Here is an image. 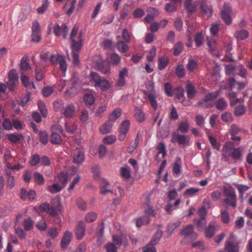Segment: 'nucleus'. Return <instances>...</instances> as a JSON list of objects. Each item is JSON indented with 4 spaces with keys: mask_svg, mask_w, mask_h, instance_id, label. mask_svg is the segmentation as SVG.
Here are the masks:
<instances>
[{
    "mask_svg": "<svg viewBox=\"0 0 252 252\" xmlns=\"http://www.w3.org/2000/svg\"><path fill=\"white\" fill-rule=\"evenodd\" d=\"M223 191L226 198L224 202L227 205L235 208L236 207V194L235 189L232 187H223Z\"/></svg>",
    "mask_w": 252,
    "mask_h": 252,
    "instance_id": "1",
    "label": "nucleus"
},
{
    "mask_svg": "<svg viewBox=\"0 0 252 252\" xmlns=\"http://www.w3.org/2000/svg\"><path fill=\"white\" fill-rule=\"evenodd\" d=\"M171 141L173 143H177L179 145H189V138L188 136L174 132L172 134Z\"/></svg>",
    "mask_w": 252,
    "mask_h": 252,
    "instance_id": "2",
    "label": "nucleus"
},
{
    "mask_svg": "<svg viewBox=\"0 0 252 252\" xmlns=\"http://www.w3.org/2000/svg\"><path fill=\"white\" fill-rule=\"evenodd\" d=\"M231 13L232 8L230 4L228 3H224L221 12V14L222 18L227 25H230L232 22Z\"/></svg>",
    "mask_w": 252,
    "mask_h": 252,
    "instance_id": "3",
    "label": "nucleus"
},
{
    "mask_svg": "<svg viewBox=\"0 0 252 252\" xmlns=\"http://www.w3.org/2000/svg\"><path fill=\"white\" fill-rule=\"evenodd\" d=\"M100 192L103 195L110 193L111 197H114V191L112 189L110 184L104 179L100 181Z\"/></svg>",
    "mask_w": 252,
    "mask_h": 252,
    "instance_id": "4",
    "label": "nucleus"
},
{
    "mask_svg": "<svg viewBox=\"0 0 252 252\" xmlns=\"http://www.w3.org/2000/svg\"><path fill=\"white\" fill-rule=\"evenodd\" d=\"M129 125L130 122L128 120H125L121 124L118 135V138L120 141H123L125 139L129 129Z\"/></svg>",
    "mask_w": 252,
    "mask_h": 252,
    "instance_id": "5",
    "label": "nucleus"
},
{
    "mask_svg": "<svg viewBox=\"0 0 252 252\" xmlns=\"http://www.w3.org/2000/svg\"><path fill=\"white\" fill-rule=\"evenodd\" d=\"M68 30L67 26L64 24H63L61 26H60L58 24H56L53 27L55 34L57 36L62 35L64 39L66 38Z\"/></svg>",
    "mask_w": 252,
    "mask_h": 252,
    "instance_id": "6",
    "label": "nucleus"
},
{
    "mask_svg": "<svg viewBox=\"0 0 252 252\" xmlns=\"http://www.w3.org/2000/svg\"><path fill=\"white\" fill-rule=\"evenodd\" d=\"M222 91L221 89H220L214 92L208 93L207 94L203 101H199L196 105L197 106H202L203 105L204 102H207L208 101L215 99L220 94Z\"/></svg>",
    "mask_w": 252,
    "mask_h": 252,
    "instance_id": "7",
    "label": "nucleus"
},
{
    "mask_svg": "<svg viewBox=\"0 0 252 252\" xmlns=\"http://www.w3.org/2000/svg\"><path fill=\"white\" fill-rule=\"evenodd\" d=\"M181 234L185 237H189L192 240L195 239L197 236L196 233L193 231V226L191 224L185 227L181 232Z\"/></svg>",
    "mask_w": 252,
    "mask_h": 252,
    "instance_id": "8",
    "label": "nucleus"
},
{
    "mask_svg": "<svg viewBox=\"0 0 252 252\" xmlns=\"http://www.w3.org/2000/svg\"><path fill=\"white\" fill-rule=\"evenodd\" d=\"M200 4V8L202 12L210 17L212 15V9L211 6L208 3L206 0H200L199 1Z\"/></svg>",
    "mask_w": 252,
    "mask_h": 252,
    "instance_id": "9",
    "label": "nucleus"
},
{
    "mask_svg": "<svg viewBox=\"0 0 252 252\" xmlns=\"http://www.w3.org/2000/svg\"><path fill=\"white\" fill-rule=\"evenodd\" d=\"M79 84L76 81L73 80L71 87L67 89L64 93V97L65 98H68L74 95L77 93V91L79 89Z\"/></svg>",
    "mask_w": 252,
    "mask_h": 252,
    "instance_id": "10",
    "label": "nucleus"
},
{
    "mask_svg": "<svg viewBox=\"0 0 252 252\" xmlns=\"http://www.w3.org/2000/svg\"><path fill=\"white\" fill-rule=\"evenodd\" d=\"M220 227V226L217 224L210 223L205 230L206 237L208 238H212Z\"/></svg>",
    "mask_w": 252,
    "mask_h": 252,
    "instance_id": "11",
    "label": "nucleus"
},
{
    "mask_svg": "<svg viewBox=\"0 0 252 252\" xmlns=\"http://www.w3.org/2000/svg\"><path fill=\"white\" fill-rule=\"evenodd\" d=\"M147 15L145 17L144 20L147 23H151L153 21L154 18L158 16V11L157 9L154 7H149L147 9Z\"/></svg>",
    "mask_w": 252,
    "mask_h": 252,
    "instance_id": "12",
    "label": "nucleus"
},
{
    "mask_svg": "<svg viewBox=\"0 0 252 252\" xmlns=\"http://www.w3.org/2000/svg\"><path fill=\"white\" fill-rule=\"evenodd\" d=\"M62 113L65 117L71 118L75 114V107L73 104H68L63 109Z\"/></svg>",
    "mask_w": 252,
    "mask_h": 252,
    "instance_id": "13",
    "label": "nucleus"
},
{
    "mask_svg": "<svg viewBox=\"0 0 252 252\" xmlns=\"http://www.w3.org/2000/svg\"><path fill=\"white\" fill-rule=\"evenodd\" d=\"M124 194V190L120 187H118L114 190L113 202L115 205H118L121 202Z\"/></svg>",
    "mask_w": 252,
    "mask_h": 252,
    "instance_id": "14",
    "label": "nucleus"
},
{
    "mask_svg": "<svg viewBox=\"0 0 252 252\" xmlns=\"http://www.w3.org/2000/svg\"><path fill=\"white\" fill-rule=\"evenodd\" d=\"M57 205H55V203H54L55 207H50L48 211V213L53 216L57 215L58 212L62 213L63 212V209L61 204L59 198L57 199Z\"/></svg>",
    "mask_w": 252,
    "mask_h": 252,
    "instance_id": "15",
    "label": "nucleus"
},
{
    "mask_svg": "<svg viewBox=\"0 0 252 252\" xmlns=\"http://www.w3.org/2000/svg\"><path fill=\"white\" fill-rule=\"evenodd\" d=\"M76 2V0H69L63 7V9L66 11L68 16H70L74 11Z\"/></svg>",
    "mask_w": 252,
    "mask_h": 252,
    "instance_id": "16",
    "label": "nucleus"
},
{
    "mask_svg": "<svg viewBox=\"0 0 252 252\" xmlns=\"http://www.w3.org/2000/svg\"><path fill=\"white\" fill-rule=\"evenodd\" d=\"M113 122L109 119L100 127L99 130L102 134H106L112 131Z\"/></svg>",
    "mask_w": 252,
    "mask_h": 252,
    "instance_id": "17",
    "label": "nucleus"
},
{
    "mask_svg": "<svg viewBox=\"0 0 252 252\" xmlns=\"http://www.w3.org/2000/svg\"><path fill=\"white\" fill-rule=\"evenodd\" d=\"M78 38L77 41L75 40H71L72 42L71 49L72 53H78L81 48L82 39L81 38V34H79Z\"/></svg>",
    "mask_w": 252,
    "mask_h": 252,
    "instance_id": "18",
    "label": "nucleus"
},
{
    "mask_svg": "<svg viewBox=\"0 0 252 252\" xmlns=\"http://www.w3.org/2000/svg\"><path fill=\"white\" fill-rule=\"evenodd\" d=\"M85 232V226L83 221L79 222L76 230V235L78 239H81L84 236Z\"/></svg>",
    "mask_w": 252,
    "mask_h": 252,
    "instance_id": "19",
    "label": "nucleus"
},
{
    "mask_svg": "<svg viewBox=\"0 0 252 252\" xmlns=\"http://www.w3.org/2000/svg\"><path fill=\"white\" fill-rule=\"evenodd\" d=\"M224 249L227 252H238L239 251L238 244H235L230 241L226 242Z\"/></svg>",
    "mask_w": 252,
    "mask_h": 252,
    "instance_id": "20",
    "label": "nucleus"
},
{
    "mask_svg": "<svg viewBox=\"0 0 252 252\" xmlns=\"http://www.w3.org/2000/svg\"><path fill=\"white\" fill-rule=\"evenodd\" d=\"M71 233L69 231H66L63 235L61 241V246L63 248H65L70 243L71 240Z\"/></svg>",
    "mask_w": 252,
    "mask_h": 252,
    "instance_id": "21",
    "label": "nucleus"
},
{
    "mask_svg": "<svg viewBox=\"0 0 252 252\" xmlns=\"http://www.w3.org/2000/svg\"><path fill=\"white\" fill-rule=\"evenodd\" d=\"M64 186H60L56 183L53 184L52 185H49L47 187V190L52 194L57 193L61 191L63 188Z\"/></svg>",
    "mask_w": 252,
    "mask_h": 252,
    "instance_id": "22",
    "label": "nucleus"
},
{
    "mask_svg": "<svg viewBox=\"0 0 252 252\" xmlns=\"http://www.w3.org/2000/svg\"><path fill=\"white\" fill-rule=\"evenodd\" d=\"M121 175L125 180H128L131 177V169L127 165L120 169Z\"/></svg>",
    "mask_w": 252,
    "mask_h": 252,
    "instance_id": "23",
    "label": "nucleus"
},
{
    "mask_svg": "<svg viewBox=\"0 0 252 252\" xmlns=\"http://www.w3.org/2000/svg\"><path fill=\"white\" fill-rule=\"evenodd\" d=\"M176 96L178 99L182 100V103L184 106H188L189 105V103L184 102V101L185 97L184 95V90L183 88L179 87L176 89Z\"/></svg>",
    "mask_w": 252,
    "mask_h": 252,
    "instance_id": "24",
    "label": "nucleus"
},
{
    "mask_svg": "<svg viewBox=\"0 0 252 252\" xmlns=\"http://www.w3.org/2000/svg\"><path fill=\"white\" fill-rule=\"evenodd\" d=\"M216 108L220 111L225 110L227 106V103L223 98H220L215 102Z\"/></svg>",
    "mask_w": 252,
    "mask_h": 252,
    "instance_id": "25",
    "label": "nucleus"
},
{
    "mask_svg": "<svg viewBox=\"0 0 252 252\" xmlns=\"http://www.w3.org/2000/svg\"><path fill=\"white\" fill-rule=\"evenodd\" d=\"M184 5L188 12L192 13L195 11L197 6L192 3V0H185Z\"/></svg>",
    "mask_w": 252,
    "mask_h": 252,
    "instance_id": "26",
    "label": "nucleus"
},
{
    "mask_svg": "<svg viewBox=\"0 0 252 252\" xmlns=\"http://www.w3.org/2000/svg\"><path fill=\"white\" fill-rule=\"evenodd\" d=\"M249 36V32L245 30H241L237 31L234 33V36L239 40H243Z\"/></svg>",
    "mask_w": 252,
    "mask_h": 252,
    "instance_id": "27",
    "label": "nucleus"
},
{
    "mask_svg": "<svg viewBox=\"0 0 252 252\" xmlns=\"http://www.w3.org/2000/svg\"><path fill=\"white\" fill-rule=\"evenodd\" d=\"M110 86V85L108 80L101 78L95 87H98L102 91H106L109 89Z\"/></svg>",
    "mask_w": 252,
    "mask_h": 252,
    "instance_id": "28",
    "label": "nucleus"
},
{
    "mask_svg": "<svg viewBox=\"0 0 252 252\" xmlns=\"http://www.w3.org/2000/svg\"><path fill=\"white\" fill-rule=\"evenodd\" d=\"M182 163V162L181 158H177L173 167V172L174 173L177 175L181 173Z\"/></svg>",
    "mask_w": 252,
    "mask_h": 252,
    "instance_id": "29",
    "label": "nucleus"
},
{
    "mask_svg": "<svg viewBox=\"0 0 252 252\" xmlns=\"http://www.w3.org/2000/svg\"><path fill=\"white\" fill-rule=\"evenodd\" d=\"M30 68V64L27 61V58L23 57L21 60L20 68L22 74H24L25 71Z\"/></svg>",
    "mask_w": 252,
    "mask_h": 252,
    "instance_id": "30",
    "label": "nucleus"
},
{
    "mask_svg": "<svg viewBox=\"0 0 252 252\" xmlns=\"http://www.w3.org/2000/svg\"><path fill=\"white\" fill-rule=\"evenodd\" d=\"M84 160V154L81 151H77L73 156V160L75 163H80Z\"/></svg>",
    "mask_w": 252,
    "mask_h": 252,
    "instance_id": "31",
    "label": "nucleus"
},
{
    "mask_svg": "<svg viewBox=\"0 0 252 252\" xmlns=\"http://www.w3.org/2000/svg\"><path fill=\"white\" fill-rule=\"evenodd\" d=\"M169 62V59L167 57H161L158 59V68L159 70H163L167 65Z\"/></svg>",
    "mask_w": 252,
    "mask_h": 252,
    "instance_id": "32",
    "label": "nucleus"
},
{
    "mask_svg": "<svg viewBox=\"0 0 252 252\" xmlns=\"http://www.w3.org/2000/svg\"><path fill=\"white\" fill-rule=\"evenodd\" d=\"M90 81L94 84V87L101 79L100 75L96 72H91L89 76Z\"/></svg>",
    "mask_w": 252,
    "mask_h": 252,
    "instance_id": "33",
    "label": "nucleus"
},
{
    "mask_svg": "<svg viewBox=\"0 0 252 252\" xmlns=\"http://www.w3.org/2000/svg\"><path fill=\"white\" fill-rule=\"evenodd\" d=\"M118 50L121 53H126L128 50V46L123 41H119L116 44Z\"/></svg>",
    "mask_w": 252,
    "mask_h": 252,
    "instance_id": "34",
    "label": "nucleus"
},
{
    "mask_svg": "<svg viewBox=\"0 0 252 252\" xmlns=\"http://www.w3.org/2000/svg\"><path fill=\"white\" fill-rule=\"evenodd\" d=\"M175 73L179 78H183L185 75V68L183 65L178 64L176 67Z\"/></svg>",
    "mask_w": 252,
    "mask_h": 252,
    "instance_id": "35",
    "label": "nucleus"
},
{
    "mask_svg": "<svg viewBox=\"0 0 252 252\" xmlns=\"http://www.w3.org/2000/svg\"><path fill=\"white\" fill-rule=\"evenodd\" d=\"M134 116L136 120L139 123L143 122L145 119V113L139 109L135 110Z\"/></svg>",
    "mask_w": 252,
    "mask_h": 252,
    "instance_id": "36",
    "label": "nucleus"
},
{
    "mask_svg": "<svg viewBox=\"0 0 252 252\" xmlns=\"http://www.w3.org/2000/svg\"><path fill=\"white\" fill-rule=\"evenodd\" d=\"M189 126L187 121H182L178 126V130L181 133H187L189 131Z\"/></svg>",
    "mask_w": 252,
    "mask_h": 252,
    "instance_id": "37",
    "label": "nucleus"
},
{
    "mask_svg": "<svg viewBox=\"0 0 252 252\" xmlns=\"http://www.w3.org/2000/svg\"><path fill=\"white\" fill-rule=\"evenodd\" d=\"M162 235V231L159 228H158L156 233L152 238L151 242L153 244V245H156L160 240Z\"/></svg>",
    "mask_w": 252,
    "mask_h": 252,
    "instance_id": "38",
    "label": "nucleus"
},
{
    "mask_svg": "<svg viewBox=\"0 0 252 252\" xmlns=\"http://www.w3.org/2000/svg\"><path fill=\"white\" fill-rule=\"evenodd\" d=\"M121 113L122 110L120 108L115 109L109 116V120L114 122L120 117Z\"/></svg>",
    "mask_w": 252,
    "mask_h": 252,
    "instance_id": "39",
    "label": "nucleus"
},
{
    "mask_svg": "<svg viewBox=\"0 0 252 252\" xmlns=\"http://www.w3.org/2000/svg\"><path fill=\"white\" fill-rule=\"evenodd\" d=\"M51 142L54 144H59L62 141V138L59 133L56 132H53L51 136Z\"/></svg>",
    "mask_w": 252,
    "mask_h": 252,
    "instance_id": "40",
    "label": "nucleus"
},
{
    "mask_svg": "<svg viewBox=\"0 0 252 252\" xmlns=\"http://www.w3.org/2000/svg\"><path fill=\"white\" fill-rule=\"evenodd\" d=\"M40 141L44 145L48 143L49 140L48 135L46 131H40L38 132Z\"/></svg>",
    "mask_w": 252,
    "mask_h": 252,
    "instance_id": "41",
    "label": "nucleus"
},
{
    "mask_svg": "<svg viewBox=\"0 0 252 252\" xmlns=\"http://www.w3.org/2000/svg\"><path fill=\"white\" fill-rule=\"evenodd\" d=\"M186 90L188 97L190 99L192 98L195 93L194 87L190 83H188L186 85Z\"/></svg>",
    "mask_w": 252,
    "mask_h": 252,
    "instance_id": "42",
    "label": "nucleus"
},
{
    "mask_svg": "<svg viewBox=\"0 0 252 252\" xmlns=\"http://www.w3.org/2000/svg\"><path fill=\"white\" fill-rule=\"evenodd\" d=\"M197 66V63L194 60H190L189 61L186 67L189 73H192L196 68Z\"/></svg>",
    "mask_w": 252,
    "mask_h": 252,
    "instance_id": "43",
    "label": "nucleus"
},
{
    "mask_svg": "<svg viewBox=\"0 0 252 252\" xmlns=\"http://www.w3.org/2000/svg\"><path fill=\"white\" fill-rule=\"evenodd\" d=\"M33 179L35 182L38 185H43L45 180L43 176L39 172H36L34 174Z\"/></svg>",
    "mask_w": 252,
    "mask_h": 252,
    "instance_id": "44",
    "label": "nucleus"
},
{
    "mask_svg": "<svg viewBox=\"0 0 252 252\" xmlns=\"http://www.w3.org/2000/svg\"><path fill=\"white\" fill-rule=\"evenodd\" d=\"M97 217V215L95 212H90L88 213L85 218V221L86 222L91 223L94 221Z\"/></svg>",
    "mask_w": 252,
    "mask_h": 252,
    "instance_id": "45",
    "label": "nucleus"
},
{
    "mask_svg": "<svg viewBox=\"0 0 252 252\" xmlns=\"http://www.w3.org/2000/svg\"><path fill=\"white\" fill-rule=\"evenodd\" d=\"M166 146L164 143L160 142L157 146V149L158 151V154H161L163 158H165L166 155Z\"/></svg>",
    "mask_w": 252,
    "mask_h": 252,
    "instance_id": "46",
    "label": "nucleus"
},
{
    "mask_svg": "<svg viewBox=\"0 0 252 252\" xmlns=\"http://www.w3.org/2000/svg\"><path fill=\"white\" fill-rule=\"evenodd\" d=\"M243 150L241 148H233L232 157L234 159H239L242 157Z\"/></svg>",
    "mask_w": 252,
    "mask_h": 252,
    "instance_id": "47",
    "label": "nucleus"
},
{
    "mask_svg": "<svg viewBox=\"0 0 252 252\" xmlns=\"http://www.w3.org/2000/svg\"><path fill=\"white\" fill-rule=\"evenodd\" d=\"M113 240L115 245L120 246L123 243H125L126 239L123 236L113 235Z\"/></svg>",
    "mask_w": 252,
    "mask_h": 252,
    "instance_id": "48",
    "label": "nucleus"
},
{
    "mask_svg": "<svg viewBox=\"0 0 252 252\" xmlns=\"http://www.w3.org/2000/svg\"><path fill=\"white\" fill-rule=\"evenodd\" d=\"M23 138V135L22 133L17 134H9L8 135V139L12 143H16L19 141Z\"/></svg>",
    "mask_w": 252,
    "mask_h": 252,
    "instance_id": "49",
    "label": "nucleus"
},
{
    "mask_svg": "<svg viewBox=\"0 0 252 252\" xmlns=\"http://www.w3.org/2000/svg\"><path fill=\"white\" fill-rule=\"evenodd\" d=\"M150 222V220L148 217H143L140 218L136 220V226L138 227L141 226L144 224H149Z\"/></svg>",
    "mask_w": 252,
    "mask_h": 252,
    "instance_id": "50",
    "label": "nucleus"
},
{
    "mask_svg": "<svg viewBox=\"0 0 252 252\" xmlns=\"http://www.w3.org/2000/svg\"><path fill=\"white\" fill-rule=\"evenodd\" d=\"M38 109L43 117H46L47 115V110L43 101H39L38 102Z\"/></svg>",
    "mask_w": 252,
    "mask_h": 252,
    "instance_id": "51",
    "label": "nucleus"
},
{
    "mask_svg": "<svg viewBox=\"0 0 252 252\" xmlns=\"http://www.w3.org/2000/svg\"><path fill=\"white\" fill-rule=\"evenodd\" d=\"M64 108V102L63 100H57L54 103V108L56 111H63V109Z\"/></svg>",
    "mask_w": 252,
    "mask_h": 252,
    "instance_id": "52",
    "label": "nucleus"
},
{
    "mask_svg": "<svg viewBox=\"0 0 252 252\" xmlns=\"http://www.w3.org/2000/svg\"><path fill=\"white\" fill-rule=\"evenodd\" d=\"M221 220L225 224H227L230 221V217L227 210L221 211Z\"/></svg>",
    "mask_w": 252,
    "mask_h": 252,
    "instance_id": "53",
    "label": "nucleus"
},
{
    "mask_svg": "<svg viewBox=\"0 0 252 252\" xmlns=\"http://www.w3.org/2000/svg\"><path fill=\"white\" fill-rule=\"evenodd\" d=\"M148 98L150 101V104H151V105L152 106V107L155 109H157V107H158V104H157V100H156V96L155 95V94H148Z\"/></svg>",
    "mask_w": 252,
    "mask_h": 252,
    "instance_id": "54",
    "label": "nucleus"
},
{
    "mask_svg": "<svg viewBox=\"0 0 252 252\" xmlns=\"http://www.w3.org/2000/svg\"><path fill=\"white\" fill-rule=\"evenodd\" d=\"M40 157L38 154L32 155L30 160V163L32 166H36L40 163Z\"/></svg>",
    "mask_w": 252,
    "mask_h": 252,
    "instance_id": "55",
    "label": "nucleus"
},
{
    "mask_svg": "<svg viewBox=\"0 0 252 252\" xmlns=\"http://www.w3.org/2000/svg\"><path fill=\"white\" fill-rule=\"evenodd\" d=\"M174 55L178 56L181 54L183 48V44L181 42H178L174 45Z\"/></svg>",
    "mask_w": 252,
    "mask_h": 252,
    "instance_id": "56",
    "label": "nucleus"
},
{
    "mask_svg": "<svg viewBox=\"0 0 252 252\" xmlns=\"http://www.w3.org/2000/svg\"><path fill=\"white\" fill-rule=\"evenodd\" d=\"M59 181L65 187L67 182V175L64 173H61L58 176Z\"/></svg>",
    "mask_w": 252,
    "mask_h": 252,
    "instance_id": "57",
    "label": "nucleus"
},
{
    "mask_svg": "<svg viewBox=\"0 0 252 252\" xmlns=\"http://www.w3.org/2000/svg\"><path fill=\"white\" fill-rule=\"evenodd\" d=\"M121 58L117 53H113L110 57V62L115 65L118 64L121 62Z\"/></svg>",
    "mask_w": 252,
    "mask_h": 252,
    "instance_id": "58",
    "label": "nucleus"
},
{
    "mask_svg": "<svg viewBox=\"0 0 252 252\" xmlns=\"http://www.w3.org/2000/svg\"><path fill=\"white\" fill-rule=\"evenodd\" d=\"M49 6V2L48 0H43V3L41 6L38 7L37 11L39 14L44 13L47 9Z\"/></svg>",
    "mask_w": 252,
    "mask_h": 252,
    "instance_id": "59",
    "label": "nucleus"
},
{
    "mask_svg": "<svg viewBox=\"0 0 252 252\" xmlns=\"http://www.w3.org/2000/svg\"><path fill=\"white\" fill-rule=\"evenodd\" d=\"M222 120L226 123H230L233 121V116L231 113L229 112H225L221 114Z\"/></svg>",
    "mask_w": 252,
    "mask_h": 252,
    "instance_id": "60",
    "label": "nucleus"
},
{
    "mask_svg": "<svg viewBox=\"0 0 252 252\" xmlns=\"http://www.w3.org/2000/svg\"><path fill=\"white\" fill-rule=\"evenodd\" d=\"M245 112V107L243 105H240L235 108L234 114L236 116H240L243 115Z\"/></svg>",
    "mask_w": 252,
    "mask_h": 252,
    "instance_id": "61",
    "label": "nucleus"
},
{
    "mask_svg": "<svg viewBox=\"0 0 252 252\" xmlns=\"http://www.w3.org/2000/svg\"><path fill=\"white\" fill-rule=\"evenodd\" d=\"M63 57V56L59 54H52L50 56V60L53 64H55L59 63Z\"/></svg>",
    "mask_w": 252,
    "mask_h": 252,
    "instance_id": "62",
    "label": "nucleus"
},
{
    "mask_svg": "<svg viewBox=\"0 0 252 252\" xmlns=\"http://www.w3.org/2000/svg\"><path fill=\"white\" fill-rule=\"evenodd\" d=\"M84 102L87 105H92L94 102V98L92 94H87L84 96Z\"/></svg>",
    "mask_w": 252,
    "mask_h": 252,
    "instance_id": "63",
    "label": "nucleus"
},
{
    "mask_svg": "<svg viewBox=\"0 0 252 252\" xmlns=\"http://www.w3.org/2000/svg\"><path fill=\"white\" fill-rule=\"evenodd\" d=\"M196 125L200 127L204 126L205 124V118L202 115L199 114L196 116Z\"/></svg>",
    "mask_w": 252,
    "mask_h": 252,
    "instance_id": "64",
    "label": "nucleus"
}]
</instances>
